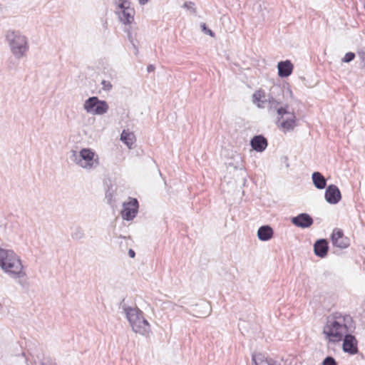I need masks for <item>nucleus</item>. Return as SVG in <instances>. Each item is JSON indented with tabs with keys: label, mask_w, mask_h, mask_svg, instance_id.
<instances>
[{
	"label": "nucleus",
	"mask_w": 365,
	"mask_h": 365,
	"mask_svg": "<svg viewBox=\"0 0 365 365\" xmlns=\"http://www.w3.org/2000/svg\"><path fill=\"white\" fill-rule=\"evenodd\" d=\"M351 322V318L349 315L339 312L329 315L322 329L324 339L329 343L340 342L344 335L349 332Z\"/></svg>",
	"instance_id": "nucleus-1"
},
{
	"label": "nucleus",
	"mask_w": 365,
	"mask_h": 365,
	"mask_svg": "<svg viewBox=\"0 0 365 365\" xmlns=\"http://www.w3.org/2000/svg\"><path fill=\"white\" fill-rule=\"evenodd\" d=\"M0 267L13 279H18V283L24 287L21 280L26 277V272L20 257L11 250L0 248Z\"/></svg>",
	"instance_id": "nucleus-2"
},
{
	"label": "nucleus",
	"mask_w": 365,
	"mask_h": 365,
	"mask_svg": "<svg viewBox=\"0 0 365 365\" xmlns=\"http://www.w3.org/2000/svg\"><path fill=\"white\" fill-rule=\"evenodd\" d=\"M5 42L12 56L18 60L26 57L29 50L28 38L19 31L8 30L4 35Z\"/></svg>",
	"instance_id": "nucleus-3"
},
{
	"label": "nucleus",
	"mask_w": 365,
	"mask_h": 365,
	"mask_svg": "<svg viewBox=\"0 0 365 365\" xmlns=\"http://www.w3.org/2000/svg\"><path fill=\"white\" fill-rule=\"evenodd\" d=\"M269 108L277 113V127L284 132L293 130L297 126V116L288 105H281L274 101H269Z\"/></svg>",
	"instance_id": "nucleus-4"
},
{
	"label": "nucleus",
	"mask_w": 365,
	"mask_h": 365,
	"mask_svg": "<svg viewBox=\"0 0 365 365\" xmlns=\"http://www.w3.org/2000/svg\"><path fill=\"white\" fill-rule=\"evenodd\" d=\"M123 312L132 330L143 336L148 335L151 331L149 322L145 319L143 312L136 307H123Z\"/></svg>",
	"instance_id": "nucleus-5"
},
{
	"label": "nucleus",
	"mask_w": 365,
	"mask_h": 365,
	"mask_svg": "<svg viewBox=\"0 0 365 365\" xmlns=\"http://www.w3.org/2000/svg\"><path fill=\"white\" fill-rule=\"evenodd\" d=\"M70 159L78 167L88 171L99 165L98 155L91 148H82L80 151L72 150Z\"/></svg>",
	"instance_id": "nucleus-6"
},
{
	"label": "nucleus",
	"mask_w": 365,
	"mask_h": 365,
	"mask_svg": "<svg viewBox=\"0 0 365 365\" xmlns=\"http://www.w3.org/2000/svg\"><path fill=\"white\" fill-rule=\"evenodd\" d=\"M83 107L87 113L93 115H103L106 114L109 109L108 103L105 101L100 100L96 96L90 97L86 100Z\"/></svg>",
	"instance_id": "nucleus-7"
},
{
	"label": "nucleus",
	"mask_w": 365,
	"mask_h": 365,
	"mask_svg": "<svg viewBox=\"0 0 365 365\" xmlns=\"http://www.w3.org/2000/svg\"><path fill=\"white\" fill-rule=\"evenodd\" d=\"M138 200L134 198H130L128 202L123 204V210L121 211L123 219L128 221L133 220L138 212Z\"/></svg>",
	"instance_id": "nucleus-8"
},
{
	"label": "nucleus",
	"mask_w": 365,
	"mask_h": 365,
	"mask_svg": "<svg viewBox=\"0 0 365 365\" xmlns=\"http://www.w3.org/2000/svg\"><path fill=\"white\" fill-rule=\"evenodd\" d=\"M342 349L344 352L350 354H355L358 351L357 340L353 335L349 332L343 337Z\"/></svg>",
	"instance_id": "nucleus-9"
},
{
	"label": "nucleus",
	"mask_w": 365,
	"mask_h": 365,
	"mask_svg": "<svg viewBox=\"0 0 365 365\" xmlns=\"http://www.w3.org/2000/svg\"><path fill=\"white\" fill-rule=\"evenodd\" d=\"M325 200L329 204L335 205L341 198V192L335 185H329L325 191Z\"/></svg>",
	"instance_id": "nucleus-10"
},
{
	"label": "nucleus",
	"mask_w": 365,
	"mask_h": 365,
	"mask_svg": "<svg viewBox=\"0 0 365 365\" xmlns=\"http://www.w3.org/2000/svg\"><path fill=\"white\" fill-rule=\"evenodd\" d=\"M331 241L334 246L344 249L349 245V240L344 236V233L341 230H334L331 235Z\"/></svg>",
	"instance_id": "nucleus-11"
},
{
	"label": "nucleus",
	"mask_w": 365,
	"mask_h": 365,
	"mask_svg": "<svg viewBox=\"0 0 365 365\" xmlns=\"http://www.w3.org/2000/svg\"><path fill=\"white\" fill-rule=\"evenodd\" d=\"M292 223L301 228L309 227L313 224L311 216L307 213H301L291 220Z\"/></svg>",
	"instance_id": "nucleus-12"
},
{
	"label": "nucleus",
	"mask_w": 365,
	"mask_h": 365,
	"mask_svg": "<svg viewBox=\"0 0 365 365\" xmlns=\"http://www.w3.org/2000/svg\"><path fill=\"white\" fill-rule=\"evenodd\" d=\"M120 21L125 24H130L134 21L135 11L130 5L125 9L117 10Z\"/></svg>",
	"instance_id": "nucleus-13"
},
{
	"label": "nucleus",
	"mask_w": 365,
	"mask_h": 365,
	"mask_svg": "<svg viewBox=\"0 0 365 365\" xmlns=\"http://www.w3.org/2000/svg\"><path fill=\"white\" fill-rule=\"evenodd\" d=\"M250 145L253 150L257 152H263L267 147V139L259 135L254 136L250 140Z\"/></svg>",
	"instance_id": "nucleus-14"
},
{
	"label": "nucleus",
	"mask_w": 365,
	"mask_h": 365,
	"mask_svg": "<svg viewBox=\"0 0 365 365\" xmlns=\"http://www.w3.org/2000/svg\"><path fill=\"white\" fill-rule=\"evenodd\" d=\"M278 68V75L280 77H287L289 76L293 70V65L292 63L287 60L284 61H280L278 63L277 65Z\"/></svg>",
	"instance_id": "nucleus-15"
},
{
	"label": "nucleus",
	"mask_w": 365,
	"mask_h": 365,
	"mask_svg": "<svg viewBox=\"0 0 365 365\" xmlns=\"http://www.w3.org/2000/svg\"><path fill=\"white\" fill-rule=\"evenodd\" d=\"M274 231L269 225L261 226L257 230V237L261 241H267L272 238Z\"/></svg>",
	"instance_id": "nucleus-16"
},
{
	"label": "nucleus",
	"mask_w": 365,
	"mask_h": 365,
	"mask_svg": "<svg viewBox=\"0 0 365 365\" xmlns=\"http://www.w3.org/2000/svg\"><path fill=\"white\" fill-rule=\"evenodd\" d=\"M314 253L317 256L324 257L328 251L327 242L325 240H317L314 246Z\"/></svg>",
	"instance_id": "nucleus-17"
},
{
	"label": "nucleus",
	"mask_w": 365,
	"mask_h": 365,
	"mask_svg": "<svg viewBox=\"0 0 365 365\" xmlns=\"http://www.w3.org/2000/svg\"><path fill=\"white\" fill-rule=\"evenodd\" d=\"M120 140L123 141L129 148H131L135 141V136L133 132L128 130H123L120 135Z\"/></svg>",
	"instance_id": "nucleus-18"
},
{
	"label": "nucleus",
	"mask_w": 365,
	"mask_h": 365,
	"mask_svg": "<svg viewBox=\"0 0 365 365\" xmlns=\"http://www.w3.org/2000/svg\"><path fill=\"white\" fill-rule=\"evenodd\" d=\"M252 102L258 108H264V104L267 102V98L264 91L258 90L252 95Z\"/></svg>",
	"instance_id": "nucleus-19"
},
{
	"label": "nucleus",
	"mask_w": 365,
	"mask_h": 365,
	"mask_svg": "<svg viewBox=\"0 0 365 365\" xmlns=\"http://www.w3.org/2000/svg\"><path fill=\"white\" fill-rule=\"evenodd\" d=\"M254 365H277L271 359H268L262 354L252 355Z\"/></svg>",
	"instance_id": "nucleus-20"
},
{
	"label": "nucleus",
	"mask_w": 365,
	"mask_h": 365,
	"mask_svg": "<svg viewBox=\"0 0 365 365\" xmlns=\"http://www.w3.org/2000/svg\"><path fill=\"white\" fill-rule=\"evenodd\" d=\"M312 178L313 183L317 189L322 190L326 187V179L320 173H313Z\"/></svg>",
	"instance_id": "nucleus-21"
},
{
	"label": "nucleus",
	"mask_w": 365,
	"mask_h": 365,
	"mask_svg": "<svg viewBox=\"0 0 365 365\" xmlns=\"http://www.w3.org/2000/svg\"><path fill=\"white\" fill-rule=\"evenodd\" d=\"M84 232L81 227H77L71 233V237L74 240H81L83 237Z\"/></svg>",
	"instance_id": "nucleus-22"
},
{
	"label": "nucleus",
	"mask_w": 365,
	"mask_h": 365,
	"mask_svg": "<svg viewBox=\"0 0 365 365\" xmlns=\"http://www.w3.org/2000/svg\"><path fill=\"white\" fill-rule=\"evenodd\" d=\"M113 2L117 6L118 10L125 9V6L130 5L128 0H113Z\"/></svg>",
	"instance_id": "nucleus-23"
},
{
	"label": "nucleus",
	"mask_w": 365,
	"mask_h": 365,
	"mask_svg": "<svg viewBox=\"0 0 365 365\" xmlns=\"http://www.w3.org/2000/svg\"><path fill=\"white\" fill-rule=\"evenodd\" d=\"M355 58L354 53L352 52H348L345 54L344 58H342V61L344 63H349L351 61H353Z\"/></svg>",
	"instance_id": "nucleus-24"
},
{
	"label": "nucleus",
	"mask_w": 365,
	"mask_h": 365,
	"mask_svg": "<svg viewBox=\"0 0 365 365\" xmlns=\"http://www.w3.org/2000/svg\"><path fill=\"white\" fill-rule=\"evenodd\" d=\"M102 88L106 91H109L112 89L113 86L111 83L108 81L103 80L101 81Z\"/></svg>",
	"instance_id": "nucleus-25"
},
{
	"label": "nucleus",
	"mask_w": 365,
	"mask_h": 365,
	"mask_svg": "<svg viewBox=\"0 0 365 365\" xmlns=\"http://www.w3.org/2000/svg\"><path fill=\"white\" fill-rule=\"evenodd\" d=\"M322 365H336V362L333 357L327 356L324 359Z\"/></svg>",
	"instance_id": "nucleus-26"
},
{
	"label": "nucleus",
	"mask_w": 365,
	"mask_h": 365,
	"mask_svg": "<svg viewBox=\"0 0 365 365\" xmlns=\"http://www.w3.org/2000/svg\"><path fill=\"white\" fill-rule=\"evenodd\" d=\"M202 31H204L206 34L210 35V36H214L213 32L207 28L205 24H202L201 25Z\"/></svg>",
	"instance_id": "nucleus-27"
},
{
	"label": "nucleus",
	"mask_w": 365,
	"mask_h": 365,
	"mask_svg": "<svg viewBox=\"0 0 365 365\" xmlns=\"http://www.w3.org/2000/svg\"><path fill=\"white\" fill-rule=\"evenodd\" d=\"M128 255L131 258H133V257H135V252L133 250L130 249L129 251H128Z\"/></svg>",
	"instance_id": "nucleus-28"
},
{
	"label": "nucleus",
	"mask_w": 365,
	"mask_h": 365,
	"mask_svg": "<svg viewBox=\"0 0 365 365\" xmlns=\"http://www.w3.org/2000/svg\"><path fill=\"white\" fill-rule=\"evenodd\" d=\"M149 1V0H138V2L140 5H145Z\"/></svg>",
	"instance_id": "nucleus-29"
},
{
	"label": "nucleus",
	"mask_w": 365,
	"mask_h": 365,
	"mask_svg": "<svg viewBox=\"0 0 365 365\" xmlns=\"http://www.w3.org/2000/svg\"><path fill=\"white\" fill-rule=\"evenodd\" d=\"M154 69H155V68L152 65H150L149 66H148V72L153 71H154Z\"/></svg>",
	"instance_id": "nucleus-30"
},
{
	"label": "nucleus",
	"mask_w": 365,
	"mask_h": 365,
	"mask_svg": "<svg viewBox=\"0 0 365 365\" xmlns=\"http://www.w3.org/2000/svg\"><path fill=\"white\" fill-rule=\"evenodd\" d=\"M191 5H192V4L191 2H190L189 4H187V3H185V7H187V8H189L190 6H191Z\"/></svg>",
	"instance_id": "nucleus-31"
}]
</instances>
